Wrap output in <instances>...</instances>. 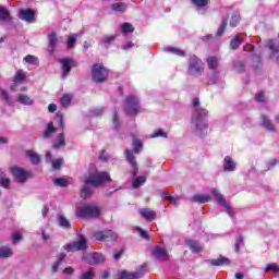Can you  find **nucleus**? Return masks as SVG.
Listing matches in <instances>:
<instances>
[{"mask_svg":"<svg viewBox=\"0 0 279 279\" xmlns=\"http://www.w3.org/2000/svg\"><path fill=\"white\" fill-rule=\"evenodd\" d=\"M71 101H73V96L71 94H65L61 97L60 104L62 108H69Z\"/></svg>","mask_w":279,"mask_h":279,"instance_id":"nucleus-33","label":"nucleus"},{"mask_svg":"<svg viewBox=\"0 0 279 279\" xmlns=\"http://www.w3.org/2000/svg\"><path fill=\"white\" fill-rule=\"evenodd\" d=\"M106 112V109L104 107H100V108H96L92 111V114L94 117H101V114Z\"/></svg>","mask_w":279,"mask_h":279,"instance_id":"nucleus-56","label":"nucleus"},{"mask_svg":"<svg viewBox=\"0 0 279 279\" xmlns=\"http://www.w3.org/2000/svg\"><path fill=\"white\" fill-rule=\"evenodd\" d=\"M23 80H25V74L23 73V71L16 72V74L14 76V83L11 86V90H13V93H16V90H19V88H17L19 82H23Z\"/></svg>","mask_w":279,"mask_h":279,"instance_id":"nucleus-26","label":"nucleus"},{"mask_svg":"<svg viewBox=\"0 0 279 279\" xmlns=\"http://www.w3.org/2000/svg\"><path fill=\"white\" fill-rule=\"evenodd\" d=\"M165 51L168 53H174V56H180L181 58H184L186 56V52L180 48H173V47H166Z\"/></svg>","mask_w":279,"mask_h":279,"instance_id":"nucleus-35","label":"nucleus"},{"mask_svg":"<svg viewBox=\"0 0 279 279\" xmlns=\"http://www.w3.org/2000/svg\"><path fill=\"white\" fill-rule=\"evenodd\" d=\"M13 252L12 248L8 247V246H1L0 247V259L1 258H10L13 256Z\"/></svg>","mask_w":279,"mask_h":279,"instance_id":"nucleus-31","label":"nucleus"},{"mask_svg":"<svg viewBox=\"0 0 279 279\" xmlns=\"http://www.w3.org/2000/svg\"><path fill=\"white\" fill-rule=\"evenodd\" d=\"M56 47H58V35L56 33H51L48 35L47 51L50 53H56Z\"/></svg>","mask_w":279,"mask_h":279,"instance_id":"nucleus-18","label":"nucleus"},{"mask_svg":"<svg viewBox=\"0 0 279 279\" xmlns=\"http://www.w3.org/2000/svg\"><path fill=\"white\" fill-rule=\"evenodd\" d=\"M194 112L192 116L193 132L196 136H206L208 134V110L199 107V98L193 100Z\"/></svg>","mask_w":279,"mask_h":279,"instance_id":"nucleus-2","label":"nucleus"},{"mask_svg":"<svg viewBox=\"0 0 279 279\" xmlns=\"http://www.w3.org/2000/svg\"><path fill=\"white\" fill-rule=\"evenodd\" d=\"M108 69L104 66L102 63H96L92 68V78L96 82V84H101L108 80Z\"/></svg>","mask_w":279,"mask_h":279,"instance_id":"nucleus-6","label":"nucleus"},{"mask_svg":"<svg viewBox=\"0 0 279 279\" xmlns=\"http://www.w3.org/2000/svg\"><path fill=\"white\" fill-rule=\"evenodd\" d=\"M145 182H147V178L138 177L135 181H133V189H138V186H143Z\"/></svg>","mask_w":279,"mask_h":279,"instance_id":"nucleus-46","label":"nucleus"},{"mask_svg":"<svg viewBox=\"0 0 279 279\" xmlns=\"http://www.w3.org/2000/svg\"><path fill=\"white\" fill-rule=\"evenodd\" d=\"M56 132H57V129L56 126H53V122H49L47 124L46 130L43 133V138H51V135L56 134Z\"/></svg>","mask_w":279,"mask_h":279,"instance_id":"nucleus-30","label":"nucleus"},{"mask_svg":"<svg viewBox=\"0 0 279 279\" xmlns=\"http://www.w3.org/2000/svg\"><path fill=\"white\" fill-rule=\"evenodd\" d=\"M161 197H165L166 199H168V202H170V204H173V206H180V199L173 197L171 194L167 192H162Z\"/></svg>","mask_w":279,"mask_h":279,"instance_id":"nucleus-38","label":"nucleus"},{"mask_svg":"<svg viewBox=\"0 0 279 279\" xmlns=\"http://www.w3.org/2000/svg\"><path fill=\"white\" fill-rule=\"evenodd\" d=\"M243 34L235 35V37L230 41V49H232V51H236V49H239L241 45H243Z\"/></svg>","mask_w":279,"mask_h":279,"instance_id":"nucleus-19","label":"nucleus"},{"mask_svg":"<svg viewBox=\"0 0 279 279\" xmlns=\"http://www.w3.org/2000/svg\"><path fill=\"white\" fill-rule=\"evenodd\" d=\"M211 195H214V197L216 198V201L218 202V204H220V206H222V208H225L229 215V217H234V213L232 211V207L230 206L229 203L226 202V197L223 195H221V193H219V190L217 189H213L211 190Z\"/></svg>","mask_w":279,"mask_h":279,"instance_id":"nucleus-11","label":"nucleus"},{"mask_svg":"<svg viewBox=\"0 0 279 279\" xmlns=\"http://www.w3.org/2000/svg\"><path fill=\"white\" fill-rule=\"evenodd\" d=\"M243 51H246L247 53H252L254 51V46L252 44H247L243 47Z\"/></svg>","mask_w":279,"mask_h":279,"instance_id":"nucleus-64","label":"nucleus"},{"mask_svg":"<svg viewBox=\"0 0 279 279\" xmlns=\"http://www.w3.org/2000/svg\"><path fill=\"white\" fill-rule=\"evenodd\" d=\"M12 239L13 243L16 244L19 241L23 239V234H21V232H15L13 233Z\"/></svg>","mask_w":279,"mask_h":279,"instance_id":"nucleus-61","label":"nucleus"},{"mask_svg":"<svg viewBox=\"0 0 279 279\" xmlns=\"http://www.w3.org/2000/svg\"><path fill=\"white\" fill-rule=\"evenodd\" d=\"M167 138V133L162 131V129H157L154 131V133L150 135V138Z\"/></svg>","mask_w":279,"mask_h":279,"instance_id":"nucleus-44","label":"nucleus"},{"mask_svg":"<svg viewBox=\"0 0 279 279\" xmlns=\"http://www.w3.org/2000/svg\"><path fill=\"white\" fill-rule=\"evenodd\" d=\"M226 27H228V20L227 17L222 19L221 25L217 32V36H223L226 32Z\"/></svg>","mask_w":279,"mask_h":279,"instance_id":"nucleus-43","label":"nucleus"},{"mask_svg":"<svg viewBox=\"0 0 279 279\" xmlns=\"http://www.w3.org/2000/svg\"><path fill=\"white\" fill-rule=\"evenodd\" d=\"M154 258L157 260H160V263H165V260H169V253H167V250L160 247V246H155L151 252Z\"/></svg>","mask_w":279,"mask_h":279,"instance_id":"nucleus-16","label":"nucleus"},{"mask_svg":"<svg viewBox=\"0 0 279 279\" xmlns=\"http://www.w3.org/2000/svg\"><path fill=\"white\" fill-rule=\"evenodd\" d=\"M106 182H112L110 179V173L108 172H99L97 171V167L95 165L89 166V175L85 178L84 185L81 190L82 199H88L90 195H93V187L96 189L106 184Z\"/></svg>","mask_w":279,"mask_h":279,"instance_id":"nucleus-1","label":"nucleus"},{"mask_svg":"<svg viewBox=\"0 0 279 279\" xmlns=\"http://www.w3.org/2000/svg\"><path fill=\"white\" fill-rule=\"evenodd\" d=\"M63 274L65 276H72V274H75V269L73 267H68V268L63 269Z\"/></svg>","mask_w":279,"mask_h":279,"instance_id":"nucleus-62","label":"nucleus"},{"mask_svg":"<svg viewBox=\"0 0 279 279\" xmlns=\"http://www.w3.org/2000/svg\"><path fill=\"white\" fill-rule=\"evenodd\" d=\"M64 248L68 252H85V250H88V240L81 236L78 241L66 244Z\"/></svg>","mask_w":279,"mask_h":279,"instance_id":"nucleus-8","label":"nucleus"},{"mask_svg":"<svg viewBox=\"0 0 279 279\" xmlns=\"http://www.w3.org/2000/svg\"><path fill=\"white\" fill-rule=\"evenodd\" d=\"M121 29L122 34H132L134 32V26L130 23H123Z\"/></svg>","mask_w":279,"mask_h":279,"instance_id":"nucleus-40","label":"nucleus"},{"mask_svg":"<svg viewBox=\"0 0 279 279\" xmlns=\"http://www.w3.org/2000/svg\"><path fill=\"white\" fill-rule=\"evenodd\" d=\"M241 21L239 13H233L230 20V27H236Z\"/></svg>","mask_w":279,"mask_h":279,"instance_id":"nucleus-45","label":"nucleus"},{"mask_svg":"<svg viewBox=\"0 0 279 279\" xmlns=\"http://www.w3.org/2000/svg\"><path fill=\"white\" fill-rule=\"evenodd\" d=\"M234 69L238 71V73H243V71H245V63H243V61H236L234 63Z\"/></svg>","mask_w":279,"mask_h":279,"instance_id":"nucleus-53","label":"nucleus"},{"mask_svg":"<svg viewBox=\"0 0 279 279\" xmlns=\"http://www.w3.org/2000/svg\"><path fill=\"white\" fill-rule=\"evenodd\" d=\"M19 17L21 21H25V23H36V12L32 9L21 10Z\"/></svg>","mask_w":279,"mask_h":279,"instance_id":"nucleus-15","label":"nucleus"},{"mask_svg":"<svg viewBox=\"0 0 279 279\" xmlns=\"http://www.w3.org/2000/svg\"><path fill=\"white\" fill-rule=\"evenodd\" d=\"M0 21L1 23H12V15L4 7H0Z\"/></svg>","mask_w":279,"mask_h":279,"instance_id":"nucleus-24","label":"nucleus"},{"mask_svg":"<svg viewBox=\"0 0 279 279\" xmlns=\"http://www.w3.org/2000/svg\"><path fill=\"white\" fill-rule=\"evenodd\" d=\"M186 245H189L191 252H193L194 254H199V252H202V250H204L202 244H199V242H197L195 240H187Z\"/></svg>","mask_w":279,"mask_h":279,"instance_id":"nucleus-22","label":"nucleus"},{"mask_svg":"<svg viewBox=\"0 0 279 279\" xmlns=\"http://www.w3.org/2000/svg\"><path fill=\"white\" fill-rule=\"evenodd\" d=\"M117 38V35L107 36L101 39L102 45H110L111 43H114Z\"/></svg>","mask_w":279,"mask_h":279,"instance_id":"nucleus-54","label":"nucleus"},{"mask_svg":"<svg viewBox=\"0 0 279 279\" xmlns=\"http://www.w3.org/2000/svg\"><path fill=\"white\" fill-rule=\"evenodd\" d=\"M65 258H66V253H60L58 260L52 266L53 274H56V271L60 269V265L64 263Z\"/></svg>","mask_w":279,"mask_h":279,"instance_id":"nucleus-34","label":"nucleus"},{"mask_svg":"<svg viewBox=\"0 0 279 279\" xmlns=\"http://www.w3.org/2000/svg\"><path fill=\"white\" fill-rule=\"evenodd\" d=\"M15 100L17 104H22L23 106H34V99L24 94H19Z\"/></svg>","mask_w":279,"mask_h":279,"instance_id":"nucleus-20","label":"nucleus"},{"mask_svg":"<svg viewBox=\"0 0 279 279\" xmlns=\"http://www.w3.org/2000/svg\"><path fill=\"white\" fill-rule=\"evenodd\" d=\"M101 215V208L95 205H84L76 209V216L81 219H97Z\"/></svg>","mask_w":279,"mask_h":279,"instance_id":"nucleus-5","label":"nucleus"},{"mask_svg":"<svg viewBox=\"0 0 279 279\" xmlns=\"http://www.w3.org/2000/svg\"><path fill=\"white\" fill-rule=\"evenodd\" d=\"M111 128L119 132L121 130V119L119 118V112L117 109H113V114L111 118Z\"/></svg>","mask_w":279,"mask_h":279,"instance_id":"nucleus-21","label":"nucleus"},{"mask_svg":"<svg viewBox=\"0 0 279 279\" xmlns=\"http://www.w3.org/2000/svg\"><path fill=\"white\" fill-rule=\"evenodd\" d=\"M189 73L190 75H194V77H199L204 73V62L195 54L190 56Z\"/></svg>","mask_w":279,"mask_h":279,"instance_id":"nucleus-7","label":"nucleus"},{"mask_svg":"<svg viewBox=\"0 0 279 279\" xmlns=\"http://www.w3.org/2000/svg\"><path fill=\"white\" fill-rule=\"evenodd\" d=\"M193 5H196V8H206L208 5V0H191Z\"/></svg>","mask_w":279,"mask_h":279,"instance_id":"nucleus-50","label":"nucleus"},{"mask_svg":"<svg viewBox=\"0 0 279 279\" xmlns=\"http://www.w3.org/2000/svg\"><path fill=\"white\" fill-rule=\"evenodd\" d=\"M59 226L63 228V230H71V221L63 215H59Z\"/></svg>","mask_w":279,"mask_h":279,"instance_id":"nucleus-32","label":"nucleus"},{"mask_svg":"<svg viewBox=\"0 0 279 279\" xmlns=\"http://www.w3.org/2000/svg\"><path fill=\"white\" fill-rule=\"evenodd\" d=\"M223 169H225V171H235L236 162H234V160H232V157H230V156L225 157Z\"/></svg>","mask_w":279,"mask_h":279,"instance_id":"nucleus-23","label":"nucleus"},{"mask_svg":"<svg viewBox=\"0 0 279 279\" xmlns=\"http://www.w3.org/2000/svg\"><path fill=\"white\" fill-rule=\"evenodd\" d=\"M54 186H69V181L66 179L63 178H56L52 180Z\"/></svg>","mask_w":279,"mask_h":279,"instance_id":"nucleus-39","label":"nucleus"},{"mask_svg":"<svg viewBox=\"0 0 279 279\" xmlns=\"http://www.w3.org/2000/svg\"><path fill=\"white\" fill-rule=\"evenodd\" d=\"M138 215H141V217H143V219H145L146 221H154V219H156L157 217L156 211L149 208L138 209Z\"/></svg>","mask_w":279,"mask_h":279,"instance_id":"nucleus-17","label":"nucleus"},{"mask_svg":"<svg viewBox=\"0 0 279 279\" xmlns=\"http://www.w3.org/2000/svg\"><path fill=\"white\" fill-rule=\"evenodd\" d=\"M244 243V239H243V235H239L236 241H235V252H241V245H243Z\"/></svg>","mask_w":279,"mask_h":279,"instance_id":"nucleus-52","label":"nucleus"},{"mask_svg":"<svg viewBox=\"0 0 279 279\" xmlns=\"http://www.w3.org/2000/svg\"><path fill=\"white\" fill-rule=\"evenodd\" d=\"M62 162H64V160L62 158H59L57 160H52V169H60V167H62Z\"/></svg>","mask_w":279,"mask_h":279,"instance_id":"nucleus-58","label":"nucleus"},{"mask_svg":"<svg viewBox=\"0 0 279 279\" xmlns=\"http://www.w3.org/2000/svg\"><path fill=\"white\" fill-rule=\"evenodd\" d=\"M11 173L15 180L20 184L27 182V178H29V172L25 171L23 168L13 167L11 168Z\"/></svg>","mask_w":279,"mask_h":279,"instance_id":"nucleus-12","label":"nucleus"},{"mask_svg":"<svg viewBox=\"0 0 279 279\" xmlns=\"http://www.w3.org/2000/svg\"><path fill=\"white\" fill-rule=\"evenodd\" d=\"M75 43H77V36L72 35L68 37V49H73V47H75Z\"/></svg>","mask_w":279,"mask_h":279,"instance_id":"nucleus-49","label":"nucleus"},{"mask_svg":"<svg viewBox=\"0 0 279 279\" xmlns=\"http://www.w3.org/2000/svg\"><path fill=\"white\" fill-rule=\"evenodd\" d=\"M123 109L129 117H136L141 112V100L137 96L129 95L124 100Z\"/></svg>","mask_w":279,"mask_h":279,"instance_id":"nucleus-4","label":"nucleus"},{"mask_svg":"<svg viewBox=\"0 0 279 279\" xmlns=\"http://www.w3.org/2000/svg\"><path fill=\"white\" fill-rule=\"evenodd\" d=\"M211 267H223L230 265V259L228 257H219L210 260Z\"/></svg>","mask_w":279,"mask_h":279,"instance_id":"nucleus-25","label":"nucleus"},{"mask_svg":"<svg viewBox=\"0 0 279 279\" xmlns=\"http://www.w3.org/2000/svg\"><path fill=\"white\" fill-rule=\"evenodd\" d=\"M147 271V265L140 266L135 271L128 272V270H123L120 274V279H141L145 276Z\"/></svg>","mask_w":279,"mask_h":279,"instance_id":"nucleus-9","label":"nucleus"},{"mask_svg":"<svg viewBox=\"0 0 279 279\" xmlns=\"http://www.w3.org/2000/svg\"><path fill=\"white\" fill-rule=\"evenodd\" d=\"M136 230L140 232L142 239H146V241L149 240V233H147V231L143 230L141 227H136Z\"/></svg>","mask_w":279,"mask_h":279,"instance_id":"nucleus-57","label":"nucleus"},{"mask_svg":"<svg viewBox=\"0 0 279 279\" xmlns=\"http://www.w3.org/2000/svg\"><path fill=\"white\" fill-rule=\"evenodd\" d=\"M24 62H27V64H36L38 62V58L36 56L27 54L24 57Z\"/></svg>","mask_w":279,"mask_h":279,"instance_id":"nucleus-48","label":"nucleus"},{"mask_svg":"<svg viewBox=\"0 0 279 279\" xmlns=\"http://www.w3.org/2000/svg\"><path fill=\"white\" fill-rule=\"evenodd\" d=\"M111 8L114 12H125L126 10L125 3H114Z\"/></svg>","mask_w":279,"mask_h":279,"instance_id":"nucleus-47","label":"nucleus"},{"mask_svg":"<svg viewBox=\"0 0 279 279\" xmlns=\"http://www.w3.org/2000/svg\"><path fill=\"white\" fill-rule=\"evenodd\" d=\"M255 100L258 104H263V101H265V94L263 92H259L255 95Z\"/></svg>","mask_w":279,"mask_h":279,"instance_id":"nucleus-59","label":"nucleus"},{"mask_svg":"<svg viewBox=\"0 0 279 279\" xmlns=\"http://www.w3.org/2000/svg\"><path fill=\"white\" fill-rule=\"evenodd\" d=\"M0 186H3V189H9L10 186V179L5 178L3 172L0 173Z\"/></svg>","mask_w":279,"mask_h":279,"instance_id":"nucleus-42","label":"nucleus"},{"mask_svg":"<svg viewBox=\"0 0 279 279\" xmlns=\"http://www.w3.org/2000/svg\"><path fill=\"white\" fill-rule=\"evenodd\" d=\"M192 202L196 204H206L210 202V196L208 194H196L193 196Z\"/></svg>","mask_w":279,"mask_h":279,"instance_id":"nucleus-29","label":"nucleus"},{"mask_svg":"<svg viewBox=\"0 0 279 279\" xmlns=\"http://www.w3.org/2000/svg\"><path fill=\"white\" fill-rule=\"evenodd\" d=\"M2 99L7 101V104H12V98H10V94H8L4 89H0Z\"/></svg>","mask_w":279,"mask_h":279,"instance_id":"nucleus-55","label":"nucleus"},{"mask_svg":"<svg viewBox=\"0 0 279 279\" xmlns=\"http://www.w3.org/2000/svg\"><path fill=\"white\" fill-rule=\"evenodd\" d=\"M109 158H110V155H108L106 150H102L100 153L99 160H101L102 162H108Z\"/></svg>","mask_w":279,"mask_h":279,"instance_id":"nucleus-60","label":"nucleus"},{"mask_svg":"<svg viewBox=\"0 0 279 279\" xmlns=\"http://www.w3.org/2000/svg\"><path fill=\"white\" fill-rule=\"evenodd\" d=\"M26 156L29 158L32 165H40V155L34 150H26Z\"/></svg>","mask_w":279,"mask_h":279,"instance_id":"nucleus-28","label":"nucleus"},{"mask_svg":"<svg viewBox=\"0 0 279 279\" xmlns=\"http://www.w3.org/2000/svg\"><path fill=\"white\" fill-rule=\"evenodd\" d=\"M262 125L268 132H276V126H274V123H271V120L267 116H262Z\"/></svg>","mask_w":279,"mask_h":279,"instance_id":"nucleus-27","label":"nucleus"},{"mask_svg":"<svg viewBox=\"0 0 279 279\" xmlns=\"http://www.w3.org/2000/svg\"><path fill=\"white\" fill-rule=\"evenodd\" d=\"M56 120L58 121L60 128L64 130V121L62 120V116H60V113H57Z\"/></svg>","mask_w":279,"mask_h":279,"instance_id":"nucleus-63","label":"nucleus"},{"mask_svg":"<svg viewBox=\"0 0 279 279\" xmlns=\"http://www.w3.org/2000/svg\"><path fill=\"white\" fill-rule=\"evenodd\" d=\"M85 260L88 265H102V263H106V257L101 253H93L88 254Z\"/></svg>","mask_w":279,"mask_h":279,"instance_id":"nucleus-14","label":"nucleus"},{"mask_svg":"<svg viewBox=\"0 0 279 279\" xmlns=\"http://www.w3.org/2000/svg\"><path fill=\"white\" fill-rule=\"evenodd\" d=\"M208 69L215 71L219 66V59L217 57H209L207 59Z\"/></svg>","mask_w":279,"mask_h":279,"instance_id":"nucleus-37","label":"nucleus"},{"mask_svg":"<svg viewBox=\"0 0 279 279\" xmlns=\"http://www.w3.org/2000/svg\"><path fill=\"white\" fill-rule=\"evenodd\" d=\"M131 136L133 138V150L125 149L124 155L126 162H129L132 168L133 178H136V174L138 173V162H136V157L134 154H141V150L143 149V142L137 140L133 133Z\"/></svg>","mask_w":279,"mask_h":279,"instance_id":"nucleus-3","label":"nucleus"},{"mask_svg":"<svg viewBox=\"0 0 279 279\" xmlns=\"http://www.w3.org/2000/svg\"><path fill=\"white\" fill-rule=\"evenodd\" d=\"M267 271H275V274H278L279 271L278 264H268L265 268V274H267Z\"/></svg>","mask_w":279,"mask_h":279,"instance_id":"nucleus-51","label":"nucleus"},{"mask_svg":"<svg viewBox=\"0 0 279 279\" xmlns=\"http://www.w3.org/2000/svg\"><path fill=\"white\" fill-rule=\"evenodd\" d=\"M80 279H95V270L89 268L87 271L81 275Z\"/></svg>","mask_w":279,"mask_h":279,"instance_id":"nucleus-41","label":"nucleus"},{"mask_svg":"<svg viewBox=\"0 0 279 279\" xmlns=\"http://www.w3.org/2000/svg\"><path fill=\"white\" fill-rule=\"evenodd\" d=\"M96 241H117L119 234L112 230L96 231L93 234Z\"/></svg>","mask_w":279,"mask_h":279,"instance_id":"nucleus-10","label":"nucleus"},{"mask_svg":"<svg viewBox=\"0 0 279 279\" xmlns=\"http://www.w3.org/2000/svg\"><path fill=\"white\" fill-rule=\"evenodd\" d=\"M66 145V142L64 140V133H61L58 135L57 141L53 144L54 149H60V147H64Z\"/></svg>","mask_w":279,"mask_h":279,"instance_id":"nucleus-36","label":"nucleus"},{"mask_svg":"<svg viewBox=\"0 0 279 279\" xmlns=\"http://www.w3.org/2000/svg\"><path fill=\"white\" fill-rule=\"evenodd\" d=\"M60 64H62V77H66V75H69V73H71V69H73V66H77V62L75 60H73L72 58H64V59H60Z\"/></svg>","mask_w":279,"mask_h":279,"instance_id":"nucleus-13","label":"nucleus"}]
</instances>
